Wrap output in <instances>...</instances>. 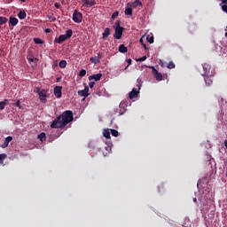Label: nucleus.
<instances>
[{
  "instance_id": "1a4fd4ad",
  "label": "nucleus",
  "mask_w": 227,
  "mask_h": 227,
  "mask_svg": "<svg viewBox=\"0 0 227 227\" xmlns=\"http://www.w3.org/2000/svg\"><path fill=\"white\" fill-rule=\"evenodd\" d=\"M82 6H86L88 8V6H95V4H97V2L95 0H82Z\"/></svg>"
},
{
  "instance_id": "49530a36",
  "label": "nucleus",
  "mask_w": 227,
  "mask_h": 227,
  "mask_svg": "<svg viewBox=\"0 0 227 227\" xmlns=\"http://www.w3.org/2000/svg\"><path fill=\"white\" fill-rule=\"evenodd\" d=\"M57 82H61V78L60 77L57 78Z\"/></svg>"
},
{
  "instance_id": "0eeeda50",
  "label": "nucleus",
  "mask_w": 227,
  "mask_h": 227,
  "mask_svg": "<svg viewBox=\"0 0 227 227\" xmlns=\"http://www.w3.org/2000/svg\"><path fill=\"white\" fill-rule=\"evenodd\" d=\"M62 90H63L62 86L54 87L53 91H54V95H55L56 98H61V97L63 95L61 92Z\"/></svg>"
},
{
  "instance_id": "5701e85b",
  "label": "nucleus",
  "mask_w": 227,
  "mask_h": 227,
  "mask_svg": "<svg viewBox=\"0 0 227 227\" xmlns=\"http://www.w3.org/2000/svg\"><path fill=\"white\" fill-rule=\"evenodd\" d=\"M72 35H74V31L72 30V29H67V31H66V36H67V38L68 39V38H72Z\"/></svg>"
},
{
  "instance_id": "a211bd4d",
  "label": "nucleus",
  "mask_w": 227,
  "mask_h": 227,
  "mask_svg": "<svg viewBox=\"0 0 227 227\" xmlns=\"http://www.w3.org/2000/svg\"><path fill=\"white\" fill-rule=\"evenodd\" d=\"M220 6H222L223 12L227 13V0H222V3L220 4Z\"/></svg>"
},
{
  "instance_id": "a19ab883",
  "label": "nucleus",
  "mask_w": 227,
  "mask_h": 227,
  "mask_svg": "<svg viewBox=\"0 0 227 227\" xmlns=\"http://www.w3.org/2000/svg\"><path fill=\"white\" fill-rule=\"evenodd\" d=\"M93 86H95V82H89V87L93 88Z\"/></svg>"
},
{
  "instance_id": "72a5a7b5",
  "label": "nucleus",
  "mask_w": 227,
  "mask_h": 227,
  "mask_svg": "<svg viewBox=\"0 0 227 227\" xmlns=\"http://www.w3.org/2000/svg\"><path fill=\"white\" fill-rule=\"evenodd\" d=\"M84 75H86V70L85 69H82L79 73V76L80 77H84Z\"/></svg>"
},
{
  "instance_id": "2f4dec72",
  "label": "nucleus",
  "mask_w": 227,
  "mask_h": 227,
  "mask_svg": "<svg viewBox=\"0 0 227 227\" xmlns=\"http://www.w3.org/2000/svg\"><path fill=\"white\" fill-rule=\"evenodd\" d=\"M167 68H168L169 70L175 68V63L173 61H170L168 66Z\"/></svg>"
},
{
  "instance_id": "c85d7f7f",
  "label": "nucleus",
  "mask_w": 227,
  "mask_h": 227,
  "mask_svg": "<svg viewBox=\"0 0 227 227\" xmlns=\"http://www.w3.org/2000/svg\"><path fill=\"white\" fill-rule=\"evenodd\" d=\"M204 81L206 84H207V86H210V84H212L213 82L212 79H210V77H207V76H205Z\"/></svg>"
},
{
  "instance_id": "cd10ccee",
  "label": "nucleus",
  "mask_w": 227,
  "mask_h": 227,
  "mask_svg": "<svg viewBox=\"0 0 227 227\" xmlns=\"http://www.w3.org/2000/svg\"><path fill=\"white\" fill-rule=\"evenodd\" d=\"M6 157H8L6 153L0 154V164H4V159H6Z\"/></svg>"
},
{
  "instance_id": "7c9ffc66",
  "label": "nucleus",
  "mask_w": 227,
  "mask_h": 227,
  "mask_svg": "<svg viewBox=\"0 0 227 227\" xmlns=\"http://www.w3.org/2000/svg\"><path fill=\"white\" fill-rule=\"evenodd\" d=\"M111 130V134H112V136H114V137H118V136H119V132H118V130H116V129H110Z\"/></svg>"
},
{
  "instance_id": "a878e982",
  "label": "nucleus",
  "mask_w": 227,
  "mask_h": 227,
  "mask_svg": "<svg viewBox=\"0 0 227 227\" xmlns=\"http://www.w3.org/2000/svg\"><path fill=\"white\" fill-rule=\"evenodd\" d=\"M34 42L36 43V45H43V40L41 38H34Z\"/></svg>"
},
{
  "instance_id": "bb28decb",
  "label": "nucleus",
  "mask_w": 227,
  "mask_h": 227,
  "mask_svg": "<svg viewBox=\"0 0 227 227\" xmlns=\"http://www.w3.org/2000/svg\"><path fill=\"white\" fill-rule=\"evenodd\" d=\"M59 68H67V60H60L59 63Z\"/></svg>"
},
{
  "instance_id": "f3484780",
  "label": "nucleus",
  "mask_w": 227,
  "mask_h": 227,
  "mask_svg": "<svg viewBox=\"0 0 227 227\" xmlns=\"http://www.w3.org/2000/svg\"><path fill=\"white\" fill-rule=\"evenodd\" d=\"M18 17L20 20H24V19L27 17V14L26 13V11H20V12L18 13Z\"/></svg>"
},
{
  "instance_id": "aec40b11",
  "label": "nucleus",
  "mask_w": 227,
  "mask_h": 227,
  "mask_svg": "<svg viewBox=\"0 0 227 227\" xmlns=\"http://www.w3.org/2000/svg\"><path fill=\"white\" fill-rule=\"evenodd\" d=\"M127 47H125V44H121L119 46V52H121V54H125V52H127Z\"/></svg>"
},
{
  "instance_id": "f257e3e1",
  "label": "nucleus",
  "mask_w": 227,
  "mask_h": 227,
  "mask_svg": "<svg viewBox=\"0 0 227 227\" xmlns=\"http://www.w3.org/2000/svg\"><path fill=\"white\" fill-rule=\"evenodd\" d=\"M71 121H74V113L71 110H67L52 121L51 127V129H63Z\"/></svg>"
},
{
  "instance_id": "09e8293b",
  "label": "nucleus",
  "mask_w": 227,
  "mask_h": 227,
  "mask_svg": "<svg viewBox=\"0 0 227 227\" xmlns=\"http://www.w3.org/2000/svg\"><path fill=\"white\" fill-rule=\"evenodd\" d=\"M198 201V199L193 198V203H196Z\"/></svg>"
},
{
  "instance_id": "c756f323",
  "label": "nucleus",
  "mask_w": 227,
  "mask_h": 227,
  "mask_svg": "<svg viewBox=\"0 0 227 227\" xmlns=\"http://www.w3.org/2000/svg\"><path fill=\"white\" fill-rule=\"evenodd\" d=\"M47 19H49L50 22H56V17L53 14L47 15Z\"/></svg>"
},
{
  "instance_id": "4c0bfd02",
  "label": "nucleus",
  "mask_w": 227,
  "mask_h": 227,
  "mask_svg": "<svg viewBox=\"0 0 227 227\" xmlns=\"http://www.w3.org/2000/svg\"><path fill=\"white\" fill-rule=\"evenodd\" d=\"M54 6H55V8L59 9V8H61V4H59V3H55V4H54Z\"/></svg>"
},
{
  "instance_id": "473e14b6",
  "label": "nucleus",
  "mask_w": 227,
  "mask_h": 227,
  "mask_svg": "<svg viewBox=\"0 0 227 227\" xmlns=\"http://www.w3.org/2000/svg\"><path fill=\"white\" fill-rule=\"evenodd\" d=\"M146 40L148 43H153V35H152V36L147 35Z\"/></svg>"
},
{
  "instance_id": "b1692460",
  "label": "nucleus",
  "mask_w": 227,
  "mask_h": 227,
  "mask_svg": "<svg viewBox=\"0 0 227 227\" xmlns=\"http://www.w3.org/2000/svg\"><path fill=\"white\" fill-rule=\"evenodd\" d=\"M90 61H91L94 65H98V63H100V60L97 59V57H91Z\"/></svg>"
},
{
  "instance_id": "58836bf2",
  "label": "nucleus",
  "mask_w": 227,
  "mask_h": 227,
  "mask_svg": "<svg viewBox=\"0 0 227 227\" xmlns=\"http://www.w3.org/2000/svg\"><path fill=\"white\" fill-rule=\"evenodd\" d=\"M97 58V59H99V61H100V59H102V58H104V56H102V54H100V53H98V57H96Z\"/></svg>"
},
{
  "instance_id": "79ce46f5",
  "label": "nucleus",
  "mask_w": 227,
  "mask_h": 227,
  "mask_svg": "<svg viewBox=\"0 0 227 227\" xmlns=\"http://www.w3.org/2000/svg\"><path fill=\"white\" fill-rule=\"evenodd\" d=\"M127 63H128V66L132 65V59H127Z\"/></svg>"
},
{
  "instance_id": "393cba45",
  "label": "nucleus",
  "mask_w": 227,
  "mask_h": 227,
  "mask_svg": "<svg viewBox=\"0 0 227 227\" xmlns=\"http://www.w3.org/2000/svg\"><path fill=\"white\" fill-rule=\"evenodd\" d=\"M105 149H106V152H103V155H104L105 157H107V154H108V153H111V146H110V145H107L106 147H105Z\"/></svg>"
},
{
  "instance_id": "f8f14e48",
  "label": "nucleus",
  "mask_w": 227,
  "mask_h": 227,
  "mask_svg": "<svg viewBox=\"0 0 227 227\" xmlns=\"http://www.w3.org/2000/svg\"><path fill=\"white\" fill-rule=\"evenodd\" d=\"M88 91H90V87L85 86L84 90H78V95L80 97H88Z\"/></svg>"
},
{
  "instance_id": "9b49d317",
  "label": "nucleus",
  "mask_w": 227,
  "mask_h": 227,
  "mask_svg": "<svg viewBox=\"0 0 227 227\" xmlns=\"http://www.w3.org/2000/svg\"><path fill=\"white\" fill-rule=\"evenodd\" d=\"M11 141H13V137L9 136L5 138L4 142L2 144L1 148H7L8 145H10Z\"/></svg>"
},
{
  "instance_id": "c9c22d12",
  "label": "nucleus",
  "mask_w": 227,
  "mask_h": 227,
  "mask_svg": "<svg viewBox=\"0 0 227 227\" xmlns=\"http://www.w3.org/2000/svg\"><path fill=\"white\" fill-rule=\"evenodd\" d=\"M118 15H119L118 12H114V13L112 14V19H113V20L116 19V17H118Z\"/></svg>"
},
{
  "instance_id": "2eb2a0df",
  "label": "nucleus",
  "mask_w": 227,
  "mask_h": 227,
  "mask_svg": "<svg viewBox=\"0 0 227 227\" xmlns=\"http://www.w3.org/2000/svg\"><path fill=\"white\" fill-rule=\"evenodd\" d=\"M138 93H139V90H137L136 89H132V90L129 94V99L132 100V98H136V97H137Z\"/></svg>"
},
{
  "instance_id": "20e7f679",
  "label": "nucleus",
  "mask_w": 227,
  "mask_h": 227,
  "mask_svg": "<svg viewBox=\"0 0 227 227\" xmlns=\"http://www.w3.org/2000/svg\"><path fill=\"white\" fill-rule=\"evenodd\" d=\"M73 20L76 24H81L82 22V13L77 12V10H74L73 13Z\"/></svg>"
},
{
  "instance_id": "603ef678",
  "label": "nucleus",
  "mask_w": 227,
  "mask_h": 227,
  "mask_svg": "<svg viewBox=\"0 0 227 227\" xmlns=\"http://www.w3.org/2000/svg\"><path fill=\"white\" fill-rule=\"evenodd\" d=\"M21 1V3H26V0H20Z\"/></svg>"
},
{
  "instance_id": "f03ea898",
  "label": "nucleus",
  "mask_w": 227,
  "mask_h": 227,
  "mask_svg": "<svg viewBox=\"0 0 227 227\" xmlns=\"http://www.w3.org/2000/svg\"><path fill=\"white\" fill-rule=\"evenodd\" d=\"M203 71H204V75L205 77H214L215 74V69L212 68V66L210 64H203Z\"/></svg>"
},
{
  "instance_id": "ea45409f",
  "label": "nucleus",
  "mask_w": 227,
  "mask_h": 227,
  "mask_svg": "<svg viewBox=\"0 0 227 227\" xmlns=\"http://www.w3.org/2000/svg\"><path fill=\"white\" fill-rule=\"evenodd\" d=\"M138 61H146V56H143L142 58L138 59Z\"/></svg>"
},
{
  "instance_id": "3c124183",
  "label": "nucleus",
  "mask_w": 227,
  "mask_h": 227,
  "mask_svg": "<svg viewBox=\"0 0 227 227\" xmlns=\"http://www.w3.org/2000/svg\"><path fill=\"white\" fill-rule=\"evenodd\" d=\"M139 42L143 44V38H140Z\"/></svg>"
},
{
  "instance_id": "ddd939ff",
  "label": "nucleus",
  "mask_w": 227,
  "mask_h": 227,
  "mask_svg": "<svg viewBox=\"0 0 227 227\" xmlns=\"http://www.w3.org/2000/svg\"><path fill=\"white\" fill-rule=\"evenodd\" d=\"M100 81V79H102V74L98 73V74H92L90 76H89V81Z\"/></svg>"
},
{
  "instance_id": "e433bc0d",
  "label": "nucleus",
  "mask_w": 227,
  "mask_h": 227,
  "mask_svg": "<svg viewBox=\"0 0 227 227\" xmlns=\"http://www.w3.org/2000/svg\"><path fill=\"white\" fill-rule=\"evenodd\" d=\"M2 104H4V107L8 106V99H4V101H2Z\"/></svg>"
},
{
  "instance_id": "6e6552de",
  "label": "nucleus",
  "mask_w": 227,
  "mask_h": 227,
  "mask_svg": "<svg viewBox=\"0 0 227 227\" xmlns=\"http://www.w3.org/2000/svg\"><path fill=\"white\" fill-rule=\"evenodd\" d=\"M66 40H68L67 36L66 35H60L59 38L54 40V43L61 44L63 42H66Z\"/></svg>"
},
{
  "instance_id": "6ab92c4d",
  "label": "nucleus",
  "mask_w": 227,
  "mask_h": 227,
  "mask_svg": "<svg viewBox=\"0 0 227 227\" xmlns=\"http://www.w3.org/2000/svg\"><path fill=\"white\" fill-rule=\"evenodd\" d=\"M137 8V6H143V3H141V0H136L133 4H131V7Z\"/></svg>"
},
{
  "instance_id": "f704fd0d",
  "label": "nucleus",
  "mask_w": 227,
  "mask_h": 227,
  "mask_svg": "<svg viewBox=\"0 0 227 227\" xmlns=\"http://www.w3.org/2000/svg\"><path fill=\"white\" fill-rule=\"evenodd\" d=\"M27 59H28V61H30V63H36V61H37V59L33 58V57L27 58Z\"/></svg>"
},
{
  "instance_id": "7ed1b4c3",
  "label": "nucleus",
  "mask_w": 227,
  "mask_h": 227,
  "mask_svg": "<svg viewBox=\"0 0 227 227\" xmlns=\"http://www.w3.org/2000/svg\"><path fill=\"white\" fill-rule=\"evenodd\" d=\"M116 24H117V27H115V33L114 34V38H115L116 40H120L123 35V30L125 28H123L122 27H120V21H117Z\"/></svg>"
},
{
  "instance_id": "9d476101",
  "label": "nucleus",
  "mask_w": 227,
  "mask_h": 227,
  "mask_svg": "<svg viewBox=\"0 0 227 227\" xmlns=\"http://www.w3.org/2000/svg\"><path fill=\"white\" fill-rule=\"evenodd\" d=\"M124 13L127 16L132 17V4H127Z\"/></svg>"
},
{
  "instance_id": "8fccbe9b",
  "label": "nucleus",
  "mask_w": 227,
  "mask_h": 227,
  "mask_svg": "<svg viewBox=\"0 0 227 227\" xmlns=\"http://www.w3.org/2000/svg\"><path fill=\"white\" fill-rule=\"evenodd\" d=\"M142 45H143L144 49L146 50V44L143 43Z\"/></svg>"
},
{
  "instance_id": "c03bdc74",
  "label": "nucleus",
  "mask_w": 227,
  "mask_h": 227,
  "mask_svg": "<svg viewBox=\"0 0 227 227\" xmlns=\"http://www.w3.org/2000/svg\"><path fill=\"white\" fill-rule=\"evenodd\" d=\"M51 31H52L51 28H46V29L44 30V33H51Z\"/></svg>"
},
{
  "instance_id": "423d86ee",
  "label": "nucleus",
  "mask_w": 227,
  "mask_h": 227,
  "mask_svg": "<svg viewBox=\"0 0 227 227\" xmlns=\"http://www.w3.org/2000/svg\"><path fill=\"white\" fill-rule=\"evenodd\" d=\"M150 68H151L152 74L155 77L156 81H162V74L159 73V71H157L155 69V67H153V66H151Z\"/></svg>"
},
{
  "instance_id": "39448f33",
  "label": "nucleus",
  "mask_w": 227,
  "mask_h": 227,
  "mask_svg": "<svg viewBox=\"0 0 227 227\" xmlns=\"http://www.w3.org/2000/svg\"><path fill=\"white\" fill-rule=\"evenodd\" d=\"M37 93L39 95L40 101L43 104H45L47 102V90L38 89Z\"/></svg>"
},
{
  "instance_id": "a18cd8bd",
  "label": "nucleus",
  "mask_w": 227,
  "mask_h": 227,
  "mask_svg": "<svg viewBox=\"0 0 227 227\" xmlns=\"http://www.w3.org/2000/svg\"><path fill=\"white\" fill-rule=\"evenodd\" d=\"M16 106H17V107H20V101H17Z\"/></svg>"
},
{
  "instance_id": "412c9836",
  "label": "nucleus",
  "mask_w": 227,
  "mask_h": 227,
  "mask_svg": "<svg viewBox=\"0 0 227 227\" xmlns=\"http://www.w3.org/2000/svg\"><path fill=\"white\" fill-rule=\"evenodd\" d=\"M103 136L104 137H106V139H111V132L109 131V129H105L103 131Z\"/></svg>"
},
{
  "instance_id": "4be33fe9",
  "label": "nucleus",
  "mask_w": 227,
  "mask_h": 227,
  "mask_svg": "<svg viewBox=\"0 0 227 227\" xmlns=\"http://www.w3.org/2000/svg\"><path fill=\"white\" fill-rule=\"evenodd\" d=\"M37 138H39L40 141L43 142L45 141V139H47V136L44 132H42L41 134L38 135Z\"/></svg>"
},
{
  "instance_id": "dca6fc26",
  "label": "nucleus",
  "mask_w": 227,
  "mask_h": 227,
  "mask_svg": "<svg viewBox=\"0 0 227 227\" xmlns=\"http://www.w3.org/2000/svg\"><path fill=\"white\" fill-rule=\"evenodd\" d=\"M110 35H111V28H109V27L105 28V31L102 34L103 40H106L107 38V36H109Z\"/></svg>"
},
{
  "instance_id": "4468645a",
  "label": "nucleus",
  "mask_w": 227,
  "mask_h": 227,
  "mask_svg": "<svg viewBox=\"0 0 227 227\" xmlns=\"http://www.w3.org/2000/svg\"><path fill=\"white\" fill-rule=\"evenodd\" d=\"M17 24H19V20L11 16L9 19V26H12L13 27H15Z\"/></svg>"
},
{
  "instance_id": "de8ad7c7",
  "label": "nucleus",
  "mask_w": 227,
  "mask_h": 227,
  "mask_svg": "<svg viewBox=\"0 0 227 227\" xmlns=\"http://www.w3.org/2000/svg\"><path fill=\"white\" fill-rule=\"evenodd\" d=\"M137 87L138 88V90H141V83L137 84Z\"/></svg>"
},
{
  "instance_id": "37998d69",
  "label": "nucleus",
  "mask_w": 227,
  "mask_h": 227,
  "mask_svg": "<svg viewBox=\"0 0 227 227\" xmlns=\"http://www.w3.org/2000/svg\"><path fill=\"white\" fill-rule=\"evenodd\" d=\"M0 109L3 111V109H4V104L0 101Z\"/></svg>"
}]
</instances>
